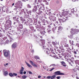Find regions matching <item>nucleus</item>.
Wrapping results in <instances>:
<instances>
[{
  "label": "nucleus",
  "mask_w": 79,
  "mask_h": 79,
  "mask_svg": "<svg viewBox=\"0 0 79 79\" xmlns=\"http://www.w3.org/2000/svg\"><path fill=\"white\" fill-rule=\"evenodd\" d=\"M9 53H10V52L5 51L4 52V55L6 57L7 56H8V55H9Z\"/></svg>",
  "instance_id": "nucleus-4"
},
{
  "label": "nucleus",
  "mask_w": 79,
  "mask_h": 79,
  "mask_svg": "<svg viewBox=\"0 0 79 79\" xmlns=\"http://www.w3.org/2000/svg\"><path fill=\"white\" fill-rule=\"evenodd\" d=\"M55 75H64V74L61 73V72L57 71L54 73Z\"/></svg>",
  "instance_id": "nucleus-3"
},
{
  "label": "nucleus",
  "mask_w": 79,
  "mask_h": 79,
  "mask_svg": "<svg viewBox=\"0 0 79 79\" xmlns=\"http://www.w3.org/2000/svg\"><path fill=\"white\" fill-rule=\"evenodd\" d=\"M9 42V40H7L6 41V43H7V44H8Z\"/></svg>",
  "instance_id": "nucleus-40"
},
{
  "label": "nucleus",
  "mask_w": 79,
  "mask_h": 79,
  "mask_svg": "<svg viewBox=\"0 0 79 79\" xmlns=\"http://www.w3.org/2000/svg\"><path fill=\"white\" fill-rule=\"evenodd\" d=\"M43 2H45V3H47V1L46 0H44L43 1Z\"/></svg>",
  "instance_id": "nucleus-38"
},
{
  "label": "nucleus",
  "mask_w": 79,
  "mask_h": 79,
  "mask_svg": "<svg viewBox=\"0 0 79 79\" xmlns=\"http://www.w3.org/2000/svg\"><path fill=\"white\" fill-rule=\"evenodd\" d=\"M56 3H59V1H56Z\"/></svg>",
  "instance_id": "nucleus-44"
},
{
  "label": "nucleus",
  "mask_w": 79,
  "mask_h": 79,
  "mask_svg": "<svg viewBox=\"0 0 79 79\" xmlns=\"http://www.w3.org/2000/svg\"><path fill=\"white\" fill-rule=\"evenodd\" d=\"M29 12V13H32V11H31V10H30Z\"/></svg>",
  "instance_id": "nucleus-47"
},
{
  "label": "nucleus",
  "mask_w": 79,
  "mask_h": 79,
  "mask_svg": "<svg viewBox=\"0 0 79 79\" xmlns=\"http://www.w3.org/2000/svg\"><path fill=\"white\" fill-rule=\"evenodd\" d=\"M35 3H36L37 2V0H35Z\"/></svg>",
  "instance_id": "nucleus-51"
},
{
  "label": "nucleus",
  "mask_w": 79,
  "mask_h": 79,
  "mask_svg": "<svg viewBox=\"0 0 79 79\" xmlns=\"http://www.w3.org/2000/svg\"><path fill=\"white\" fill-rule=\"evenodd\" d=\"M42 1H43V0H38V2H41Z\"/></svg>",
  "instance_id": "nucleus-39"
},
{
  "label": "nucleus",
  "mask_w": 79,
  "mask_h": 79,
  "mask_svg": "<svg viewBox=\"0 0 79 79\" xmlns=\"http://www.w3.org/2000/svg\"><path fill=\"white\" fill-rule=\"evenodd\" d=\"M15 5V4L14 3H13L12 4V6H14V5Z\"/></svg>",
  "instance_id": "nucleus-54"
},
{
  "label": "nucleus",
  "mask_w": 79,
  "mask_h": 79,
  "mask_svg": "<svg viewBox=\"0 0 79 79\" xmlns=\"http://www.w3.org/2000/svg\"><path fill=\"white\" fill-rule=\"evenodd\" d=\"M62 15L64 17H65V16H66V15H68V12L67 11L64 12L62 13Z\"/></svg>",
  "instance_id": "nucleus-5"
},
{
  "label": "nucleus",
  "mask_w": 79,
  "mask_h": 79,
  "mask_svg": "<svg viewBox=\"0 0 79 79\" xmlns=\"http://www.w3.org/2000/svg\"><path fill=\"white\" fill-rule=\"evenodd\" d=\"M23 74H26V71H24L23 72Z\"/></svg>",
  "instance_id": "nucleus-43"
},
{
  "label": "nucleus",
  "mask_w": 79,
  "mask_h": 79,
  "mask_svg": "<svg viewBox=\"0 0 79 79\" xmlns=\"http://www.w3.org/2000/svg\"><path fill=\"white\" fill-rule=\"evenodd\" d=\"M61 77H56V78L57 79H60V78Z\"/></svg>",
  "instance_id": "nucleus-37"
},
{
  "label": "nucleus",
  "mask_w": 79,
  "mask_h": 79,
  "mask_svg": "<svg viewBox=\"0 0 79 79\" xmlns=\"http://www.w3.org/2000/svg\"><path fill=\"white\" fill-rule=\"evenodd\" d=\"M41 5H42V6H44V5L43 4H41V5L37 6V8H39V10H40V11L41 10H44V6L42 7L41 6Z\"/></svg>",
  "instance_id": "nucleus-2"
},
{
  "label": "nucleus",
  "mask_w": 79,
  "mask_h": 79,
  "mask_svg": "<svg viewBox=\"0 0 79 79\" xmlns=\"http://www.w3.org/2000/svg\"><path fill=\"white\" fill-rule=\"evenodd\" d=\"M34 58L35 59H36V60H40V58H39V57L37 56H34Z\"/></svg>",
  "instance_id": "nucleus-17"
},
{
  "label": "nucleus",
  "mask_w": 79,
  "mask_h": 79,
  "mask_svg": "<svg viewBox=\"0 0 79 79\" xmlns=\"http://www.w3.org/2000/svg\"><path fill=\"white\" fill-rule=\"evenodd\" d=\"M61 63L62 65L64 67H66V63H65V62H64V61L61 62Z\"/></svg>",
  "instance_id": "nucleus-14"
},
{
  "label": "nucleus",
  "mask_w": 79,
  "mask_h": 79,
  "mask_svg": "<svg viewBox=\"0 0 79 79\" xmlns=\"http://www.w3.org/2000/svg\"><path fill=\"white\" fill-rule=\"evenodd\" d=\"M7 23V24H8L9 25H11V21L10 20H8L6 22Z\"/></svg>",
  "instance_id": "nucleus-12"
},
{
  "label": "nucleus",
  "mask_w": 79,
  "mask_h": 79,
  "mask_svg": "<svg viewBox=\"0 0 79 79\" xmlns=\"http://www.w3.org/2000/svg\"><path fill=\"white\" fill-rule=\"evenodd\" d=\"M46 5H48V2H47V3H46Z\"/></svg>",
  "instance_id": "nucleus-55"
},
{
  "label": "nucleus",
  "mask_w": 79,
  "mask_h": 79,
  "mask_svg": "<svg viewBox=\"0 0 79 79\" xmlns=\"http://www.w3.org/2000/svg\"><path fill=\"white\" fill-rule=\"evenodd\" d=\"M4 27L5 28H6V29H8V28H9V27H10V25H9L8 24L6 23L5 24Z\"/></svg>",
  "instance_id": "nucleus-10"
},
{
  "label": "nucleus",
  "mask_w": 79,
  "mask_h": 79,
  "mask_svg": "<svg viewBox=\"0 0 79 79\" xmlns=\"http://www.w3.org/2000/svg\"><path fill=\"white\" fill-rule=\"evenodd\" d=\"M19 18H17V19H16V21H17V22L18 23H19Z\"/></svg>",
  "instance_id": "nucleus-31"
},
{
  "label": "nucleus",
  "mask_w": 79,
  "mask_h": 79,
  "mask_svg": "<svg viewBox=\"0 0 79 79\" xmlns=\"http://www.w3.org/2000/svg\"><path fill=\"white\" fill-rule=\"evenodd\" d=\"M45 40H42V44L43 45V47H45Z\"/></svg>",
  "instance_id": "nucleus-16"
},
{
  "label": "nucleus",
  "mask_w": 79,
  "mask_h": 79,
  "mask_svg": "<svg viewBox=\"0 0 79 79\" xmlns=\"http://www.w3.org/2000/svg\"><path fill=\"white\" fill-rule=\"evenodd\" d=\"M58 21H59V22L60 23H61V21H62V23H64V22H66V20H67V19H65V20L64 21L63 20H62V19H58Z\"/></svg>",
  "instance_id": "nucleus-9"
},
{
  "label": "nucleus",
  "mask_w": 79,
  "mask_h": 79,
  "mask_svg": "<svg viewBox=\"0 0 79 79\" xmlns=\"http://www.w3.org/2000/svg\"><path fill=\"white\" fill-rule=\"evenodd\" d=\"M3 37V35L0 33V37Z\"/></svg>",
  "instance_id": "nucleus-41"
},
{
  "label": "nucleus",
  "mask_w": 79,
  "mask_h": 79,
  "mask_svg": "<svg viewBox=\"0 0 79 79\" xmlns=\"http://www.w3.org/2000/svg\"><path fill=\"white\" fill-rule=\"evenodd\" d=\"M76 16L77 17L78 16V15H76Z\"/></svg>",
  "instance_id": "nucleus-60"
},
{
  "label": "nucleus",
  "mask_w": 79,
  "mask_h": 79,
  "mask_svg": "<svg viewBox=\"0 0 79 79\" xmlns=\"http://www.w3.org/2000/svg\"><path fill=\"white\" fill-rule=\"evenodd\" d=\"M8 65V63L4 64V66H6Z\"/></svg>",
  "instance_id": "nucleus-33"
},
{
  "label": "nucleus",
  "mask_w": 79,
  "mask_h": 79,
  "mask_svg": "<svg viewBox=\"0 0 79 79\" xmlns=\"http://www.w3.org/2000/svg\"><path fill=\"white\" fill-rule=\"evenodd\" d=\"M29 74H32V73L31 72L29 71Z\"/></svg>",
  "instance_id": "nucleus-36"
},
{
  "label": "nucleus",
  "mask_w": 79,
  "mask_h": 79,
  "mask_svg": "<svg viewBox=\"0 0 79 79\" xmlns=\"http://www.w3.org/2000/svg\"><path fill=\"white\" fill-rule=\"evenodd\" d=\"M69 61H69V64H71V62H69Z\"/></svg>",
  "instance_id": "nucleus-57"
},
{
  "label": "nucleus",
  "mask_w": 79,
  "mask_h": 79,
  "mask_svg": "<svg viewBox=\"0 0 79 79\" xmlns=\"http://www.w3.org/2000/svg\"><path fill=\"white\" fill-rule=\"evenodd\" d=\"M45 50L46 52V53H47V54H48V52H49V50L48 49V48L46 49Z\"/></svg>",
  "instance_id": "nucleus-19"
},
{
  "label": "nucleus",
  "mask_w": 79,
  "mask_h": 79,
  "mask_svg": "<svg viewBox=\"0 0 79 79\" xmlns=\"http://www.w3.org/2000/svg\"><path fill=\"white\" fill-rule=\"evenodd\" d=\"M52 44L53 45H56V43L55 42H52Z\"/></svg>",
  "instance_id": "nucleus-32"
},
{
  "label": "nucleus",
  "mask_w": 79,
  "mask_h": 79,
  "mask_svg": "<svg viewBox=\"0 0 79 79\" xmlns=\"http://www.w3.org/2000/svg\"><path fill=\"white\" fill-rule=\"evenodd\" d=\"M13 76H17L18 75L17 73H13Z\"/></svg>",
  "instance_id": "nucleus-26"
},
{
  "label": "nucleus",
  "mask_w": 79,
  "mask_h": 79,
  "mask_svg": "<svg viewBox=\"0 0 79 79\" xmlns=\"http://www.w3.org/2000/svg\"><path fill=\"white\" fill-rule=\"evenodd\" d=\"M56 24H58V22L56 21L55 22Z\"/></svg>",
  "instance_id": "nucleus-46"
},
{
  "label": "nucleus",
  "mask_w": 79,
  "mask_h": 79,
  "mask_svg": "<svg viewBox=\"0 0 79 79\" xmlns=\"http://www.w3.org/2000/svg\"><path fill=\"white\" fill-rule=\"evenodd\" d=\"M78 48H79V44L78 45Z\"/></svg>",
  "instance_id": "nucleus-64"
},
{
  "label": "nucleus",
  "mask_w": 79,
  "mask_h": 79,
  "mask_svg": "<svg viewBox=\"0 0 79 79\" xmlns=\"http://www.w3.org/2000/svg\"><path fill=\"white\" fill-rule=\"evenodd\" d=\"M9 75L10 77H13V73H9Z\"/></svg>",
  "instance_id": "nucleus-21"
},
{
  "label": "nucleus",
  "mask_w": 79,
  "mask_h": 79,
  "mask_svg": "<svg viewBox=\"0 0 79 79\" xmlns=\"http://www.w3.org/2000/svg\"><path fill=\"white\" fill-rule=\"evenodd\" d=\"M55 69V68H52L51 70H50L49 71H52L53 70V69Z\"/></svg>",
  "instance_id": "nucleus-35"
},
{
  "label": "nucleus",
  "mask_w": 79,
  "mask_h": 79,
  "mask_svg": "<svg viewBox=\"0 0 79 79\" xmlns=\"http://www.w3.org/2000/svg\"><path fill=\"white\" fill-rule=\"evenodd\" d=\"M13 19H16V17H14L13 18Z\"/></svg>",
  "instance_id": "nucleus-42"
},
{
  "label": "nucleus",
  "mask_w": 79,
  "mask_h": 79,
  "mask_svg": "<svg viewBox=\"0 0 79 79\" xmlns=\"http://www.w3.org/2000/svg\"><path fill=\"white\" fill-rule=\"evenodd\" d=\"M27 7L28 8H31V5L29 4H27Z\"/></svg>",
  "instance_id": "nucleus-25"
},
{
  "label": "nucleus",
  "mask_w": 79,
  "mask_h": 79,
  "mask_svg": "<svg viewBox=\"0 0 79 79\" xmlns=\"http://www.w3.org/2000/svg\"><path fill=\"white\" fill-rule=\"evenodd\" d=\"M4 76H7L8 75V72L6 71L4 73Z\"/></svg>",
  "instance_id": "nucleus-20"
},
{
  "label": "nucleus",
  "mask_w": 79,
  "mask_h": 79,
  "mask_svg": "<svg viewBox=\"0 0 79 79\" xmlns=\"http://www.w3.org/2000/svg\"><path fill=\"white\" fill-rule=\"evenodd\" d=\"M72 31H71V34L74 35V34H77V33L79 32V30L74 29H71Z\"/></svg>",
  "instance_id": "nucleus-1"
},
{
  "label": "nucleus",
  "mask_w": 79,
  "mask_h": 79,
  "mask_svg": "<svg viewBox=\"0 0 79 79\" xmlns=\"http://www.w3.org/2000/svg\"><path fill=\"white\" fill-rule=\"evenodd\" d=\"M65 61H68V62H69L70 61H71V62H73V61L71 59H67L66 58H65Z\"/></svg>",
  "instance_id": "nucleus-15"
},
{
  "label": "nucleus",
  "mask_w": 79,
  "mask_h": 79,
  "mask_svg": "<svg viewBox=\"0 0 79 79\" xmlns=\"http://www.w3.org/2000/svg\"><path fill=\"white\" fill-rule=\"evenodd\" d=\"M63 29V27H58V30H61V29Z\"/></svg>",
  "instance_id": "nucleus-27"
},
{
  "label": "nucleus",
  "mask_w": 79,
  "mask_h": 79,
  "mask_svg": "<svg viewBox=\"0 0 79 79\" xmlns=\"http://www.w3.org/2000/svg\"><path fill=\"white\" fill-rule=\"evenodd\" d=\"M50 25H48V27H50Z\"/></svg>",
  "instance_id": "nucleus-56"
},
{
  "label": "nucleus",
  "mask_w": 79,
  "mask_h": 79,
  "mask_svg": "<svg viewBox=\"0 0 79 79\" xmlns=\"http://www.w3.org/2000/svg\"><path fill=\"white\" fill-rule=\"evenodd\" d=\"M20 18L21 19L20 20L22 21H25V20L23 19L22 17H21Z\"/></svg>",
  "instance_id": "nucleus-24"
},
{
  "label": "nucleus",
  "mask_w": 79,
  "mask_h": 79,
  "mask_svg": "<svg viewBox=\"0 0 79 79\" xmlns=\"http://www.w3.org/2000/svg\"><path fill=\"white\" fill-rule=\"evenodd\" d=\"M56 65H55V64H52L50 66H55Z\"/></svg>",
  "instance_id": "nucleus-30"
},
{
  "label": "nucleus",
  "mask_w": 79,
  "mask_h": 79,
  "mask_svg": "<svg viewBox=\"0 0 79 79\" xmlns=\"http://www.w3.org/2000/svg\"><path fill=\"white\" fill-rule=\"evenodd\" d=\"M19 29H22L23 28V25L22 24H20L19 27Z\"/></svg>",
  "instance_id": "nucleus-18"
},
{
  "label": "nucleus",
  "mask_w": 79,
  "mask_h": 79,
  "mask_svg": "<svg viewBox=\"0 0 79 79\" xmlns=\"http://www.w3.org/2000/svg\"><path fill=\"white\" fill-rule=\"evenodd\" d=\"M41 34H43V35H45V31H43L41 32Z\"/></svg>",
  "instance_id": "nucleus-23"
},
{
  "label": "nucleus",
  "mask_w": 79,
  "mask_h": 79,
  "mask_svg": "<svg viewBox=\"0 0 79 79\" xmlns=\"http://www.w3.org/2000/svg\"><path fill=\"white\" fill-rule=\"evenodd\" d=\"M50 78H51V76H48L47 77V79H50Z\"/></svg>",
  "instance_id": "nucleus-34"
},
{
  "label": "nucleus",
  "mask_w": 79,
  "mask_h": 79,
  "mask_svg": "<svg viewBox=\"0 0 79 79\" xmlns=\"http://www.w3.org/2000/svg\"><path fill=\"white\" fill-rule=\"evenodd\" d=\"M24 68L23 67H21L20 70V73L21 74H23V71H24Z\"/></svg>",
  "instance_id": "nucleus-7"
},
{
  "label": "nucleus",
  "mask_w": 79,
  "mask_h": 79,
  "mask_svg": "<svg viewBox=\"0 0 79 79\" xmlns=\"http://www.w3.org/2000/svg\"><path fill=\"white\" fill-rule=\"evenodd\" d=\"M41 77V76H38V78H40Z\"/></svg>",
  "instance_id": "nucleus-45"
},
{
  "label": "nucleus",
  "mask_w": 79,
  "mask_h": 79,
  "mask_svg": "<svg viewBox=\"0 0 79 79\" xmlns=\"http://www.w3.org/2000/svg\"><path fill=\"white\" fill-rule=\"evenodd\" d=\"M69 42L70 44H71V40H69Z\"/></svg>",
  "instance_id": "nucleus-62"
},
{
  "label": "nucleus",
  "mask_w": 79,
  "mask_h": 79,
  "mask_svg": "<svg viewBox=\"0 0 79 79\" xmlns=\"http://www.w3.org/2000/svg\"><path fill=\"white\" fill-rule=\"evenodd\" d=\"M11 32H13V34H16V33L15 32V31H12Z\"/></svg>",
  "instance_id": "nucleus-28"
},
{
  "label": "nucleus",
  "mask_w": 79,
  "mask_h": 79,
  "mask_svg": "<svg viewBox=\"0 0 79 79\" xmlns=\"http://www.w3.org/2000/svg\"><path fill=\"white\" fill-rule=\"evenodd\" d=\"M51 31V30H49L48 31V32H50Z\"/></svg>",
  "instance_id": "nucleus-49"
},
{
  "label": "nucleus",
  "mask_w": 79,
  "mask_h": 79,
  "mask_svg": "<svg viewBox=\"0 0 79 79\" xmlns=\"http://www.w3.org/2000/svg\"><path fill=\"white\" fill-rule=\"evenodd\" d=\"M24 14H26V11H24Z\"/></svg>",
  "instance_id": "nucleus-52"
},
{
  "label": "nucleus",
  "mask_w": 79,
  "mask_h": 79,
  "mask_svg": "<svg viewBox=\"0 0 79 79\" xmlns=\"http://www.w3.org/2000/svg\"><path fill=\"white\" fill-rule=\"evenodd\" d=\"M30 62L31 63L32 65L33 66L36 67V68H37V67H38V66L35 64H34V63H33V62L32 61L30 60Z\"/></svg>",
  "instance_id": "nucleus-8"
},
{
  "label": "nucleus",
  "mask_w": 79,
  "mask_h": 79,
  "mask_svg": "<svg viewBox=\"0 0 79 79\" xmlns=\"http://www.w3.org/2000/svg\"><path fill=\"white\" fill-rule=\"evenodd\" d=\"M25 63H26V64L27 65V66H28V67H29V68H32V66H31V65L29 64L27 62L25 61Z\"/></svg>",
  "instance_id": "nucleus-13"
},
{
  "label": "nucleus",
  "mask_w": 79,
  "mask_h": 79,
  "mask_svg": "<svg viewBox=\"0 0 79 79\" xmlns=\"http://www.w3.org/2000/svg\"><path fill=\"white\" fill-rule=\"evenodd\" d=\"M69 16H71V15H71V14H69Z\"/></svg>",
  "instance_id": "nucleus-50"
},
{
  "label": "nucleus",
  "mask_w": 79,
  "mask_h": 79,
  "mask_svg": "<svg viewBox=\"0 0 79 79\" xmlns=\"http://www.w3.org/2000/svg\"><path fill=\"white\" fill-rule=\"evenodd\" d=\"M77 58L79 59V56H77Z\"/></svg>",
  "instance_id": "nucleus-61"
},
{
  "label": "nucleus",
  "mask_w": 79,
  "mask_h": 79,
  "mask_svg": "<svg viewBox=\"0 0 79 79\" xmlns=\"http://www.w3.org/2000/svg\"><path fill=\"white\" fill-rule=\"evenodd\" d=\"M76 78L77 79H79V78L78 77H76Z\"/></svg>",
  "instance_id": "nucleus-58"
},
{
  "label": "nucleus",
  "mask_w": 79,
  "mask_h": 79,
  "mask_svg": "<svg viewBox=\"0 0 79 79\" xmlns=\"http://www.w3.org/2000/svg\"><path fill=\"white\" fill-rule=\"evenodd\" d=\"M55 77H56V76L53 75V76L51 77V79H54V78H55Z\"/></svg>",
  "instance_id": "nucleus-22"
},
{
  "label": "nucleus",
  "mask_w": 79,
  "mask_h": 79,
  "mask_svg": "<svg viewBox=\"0 0 79 79\" xmlns=\"http://www.w3.org/2000/svg\"><path fill=\"white\" fill-rule=\"evenodd\" d=\"M27 14H29V12H27Z\"/></svg>",
  "instance_id": "nucleus-59"
},
{
  "label": "nucleus",
  "mask_w": 79,
  "mask_h": 79,
  "mask_svg": "<svg viewBox=\"0 0 79 79\" xmlns=\"http://www.w3.org/2000/svg\"><path fill=\"white\" fill-rule=\"evenodd\" d=\"M22 77L23 78V79H26V78L27 77V76H22Z\"/></svg>",
  "instance_id": "nucleus-29"
},
{
  "label": "nucleus",
  "mask_w": 79,
  "mask_h": 79,
  "mask_svg": "<svg viewBox=\"0 0 79 79\" xmlns=\"http://www.w3.org/2000/svg\"><path fill=\"white\" fill-rule=\"evenodd\" d=\"M74 54H77V52H76L75 51L74 52Z\"/></svg>",
  "instance_id": "nucleus-48"
},
{
  "label": "nucleus",
  "mask_w": 79,
  "mask_h": 79,
  "mask_svg": "<svg viewBox=\"0 0 79 79\" xmlns=\"http://www.w3.org/2000/svg\"><path fill=\"white\" fill-rule=\"evenodd\" d=\"M71 13H73V14H74V12H73V11H72Z\"/></svg>",
  "instance_id": "nucleus-53"
},
{
  "label": "nucleus",
  "mask_w": 79,
  "mask_h": 79,
  "mask_svg": "<svg viewBox=\"0 0 79 79\" xmlns=\"http://www.w3.org/2000/svg\"><path fill=\"white\" fill-rule=\"evenodd\" d=\"M17 45V43H14L12 45V48H16Z\"/></svg>",
  "instance_id": "nucleus-6"
},
{
  "label": "nucleus",
  "mask_w": 79,
  "mask_h": 79,
  "mask_svg": "<svg viewBox=\"0 0 79 79\" xmlns=\"http://www.w3.org/2000/svg\"><path fill=\"white\" fill-rule=\"evenodd\" d=\"M37 7L36 6H35L33 9V12H35L37 11Z\"/></svg>",
  "instance_id": "nucleus-11"
},
{
  "label": "nucleus",
  "mask_w": 79,
  "mask_h": 79,
  "mask_svg": "<svg viewBox=\"0 0 79 79\" xmlns=\"http://www.w3.org/2000/svg\"><path fill=\"white\" fill-rule=\"evenodd\" d=\"M15 23H16L15 22H14V24H15Z\"/></svg>",
  "instance_id": "nucleus-63"
}]
</instances>
